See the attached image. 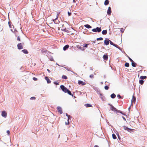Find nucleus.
Wrapping results in <instances>:
<instances>
[{
    "instance_id": "3c124183",
    "label": "nucleus",
    "mask_w": 147,
    "mask_h": 147,
    "mask_svg": "<svg viewBox=\"0 0 147 147\" xmlns=\"http://www.w3.org/2000/svg\"><path fill=\"white\" fill-rule=\"evenodd\" d=\"M118 112H120V113H121L123 115H125V114H123L121 112H119V111H118Z\"/></svg>"
},
{
    "instance_id": "0eeeda50",
    "label": "nucleus",
    "mask_w": 147,
    "mask_h": 147,
    "mask_svg": "<svg viewBox=\"0 0 147 147\" xmlns=\"http://www.w3.org/2000/svg\"><path fill=\"white\" fill-rule=\"evenodd\" d=\"M110 109H111L114 112L117 111V109L113 106L110 105Z\"/></svg>"
},
{
    "instance_id": "7c9ffc66",
    "label": "nucleus",
    "mask_w": 147,
    "mask_h": 147,
    "mask_svg": "<svg viewBox=\"0 0 147 147\" xmlns=\"http://www.w3.org/2000/svg\"><path fill=\"white\" fill-rule=\"evenodd\" d=\"M96 40H103V38L102 37H100L97 38Z\"/></svg>"
},
{
    "instance_id": "473e14b6",
    "label": "nucleus",
    "mask_w": 147,
    "mask_h": 147,
    "mask_svg": "<svg viewBox=\"0 0 147 147\" xmlns=\"http://www.w3.org/2000/svg\"><path fill=\"white\" fill-rule=\"evenodd\" d=\"M109 87L108 86H105V88L106 90H108L109 89Z\"/></svg>"
},
{
    "instance_id": "aec40b11",
    "label": "nucleus",
    "mask_w": 147,
    "mask_h": 147,
    "mask_svg": "<svg viewBox=\"0 0 147 147\" xmlns=\"http://www.w3.org/2000/svg\"><path fill=\"white\" fill-rule=\"evenodd\" d=\"M84 26L88 28H92V27L90 26V25H88V24H86V25H84Z\"/></svg>"
},
{
    "instance_id": "c85d7f7f",
    "label": "nucleus",
    "mask_w": 147,
    "mask_h": 147,
    "mask_svg": "<svg viewBox=\"0 0 147 147\" xmlns=\"http://www.w3.org/2000/svg\"><path fill=\"white\" fill-rule=\"evenodd\" d=\"M125 66L126 67H129V64L128 63H126L125 64Z\"/></svg>"
},
{
    "instance_id": "2eb2a0df",
    "label": "nucleus",
    "mask_w": 147,
    "mask_h": 147,
    "mask_svg": "<svg viewBox=\"0 0 147 147\" xmlns=\"http://www.w3.org/2000/svg\"><path fill=\"white\" fill-rule=\"evenodd\" d=\"M69 47V45H65L63 48V50L64 51L66 50Z\"/></svg>"
},
{
    "instance_id": "4be33fe9",
    "label": "nucleus",
    "mask_w": 147,
    "mask_h": 147,
    "mask_svg": "<svg viewBox=\"0 0 147 147\" xmlns=\"http://www.w3.org/2000/svg\"><path fill=\"white\" fill-rule=\"evenodd\" d=\"M109 1L108 0H106L104 2V4L105 5H107L109 4Z\"/></svg>"
},
{
    "instance_id": "e433bc0d",
    "label": "nucleus",
    "mask_w": 147,
    "mask_h": 147,
    "mask_svg": "<svg viewBox=\"0 0 147 147\" xmlns=\"http://www.w3.org/2000/svg\"><path fill=\"white\" fill-rule=\"evenodd\" d=\"M17 40L18 41H20V37L19 36H18L17 37Z\"/></svg>"
},
{
    "instance_id": "bb28decb",
    "label": "nucleus",
    "mask_w": 147,
    "mask_h": 147,
    "mask_svg": "<svg viewBox=\"0 0 147 147\" xmlns=\"http://www.w3.org/2000/svg\"><path fill=\"white\" fill-rule=\"evenodd\" d=\"M62 78L63 79H67V76L65 75H63L62 76Z\"/></svg>"
},
{
    "instance_id": "6e6d98bb",
    "label": "nucleus",
    "mask_w": 147,
    "mask_h": 147,
    "mask_svg": "<svg viewBox=\"0 0 147 147\" xmlns=\"http://www.w3.org/2000/svg\"><path fill=\"white\" fill-rule=\"evenodd\" d=\"M67 123L66 122H65V124L66 125H67Z\"/></svg>"
},
{
    "instance_id": "f257e3e1",
    "label": "nucleus",
    "mask_w": 147,
    "mask_h": 147,
    "mask_svg": "<svg viewBox=\"0 0 147 147\" xmlns=\"http://www.w3.org/2000/svg\"><path fill=\"white\" fill-rule=\"evenodd\" d=\"M92 31L93 32H100L101 31V27H97L95 28H94L92 29Z\"/></svg>"
},
{
    "instance_id": "9d476101",
    "label": "nucleus",
    "mask_w": 147,
    "mask_h": 147,
    "mask_svg": "<svg viewBox=\"0 0 147 147\" xmlns=\"http://www.w3.org/2000/svg\"><path fill=\"white\" fill-rule=\"evenodd\" d=\"M109 40V42H110V44L111 45H113V46L116 47L117 48H118V46L117 45H116V44H114L110 40Z\"/></svg>"
},
{
    "instance_id": "7ed1b4c3",
    "label": "nucleus",
    "mask_w": 147,
    "mask_h": 147,
    "mask_svg": "<svg viewBox=\"0 0 147 147\" xmlns=\"http://www.w3.org/2000/svg\"><path fill=\"white\" fill-rule=\"evenodd\" d=\"M24 43H20L18 44L17 47L19 49H21L23 48V45H24Z\"/></svg>"
},
{
    "instance_id": "09e8293b",
    "label": "nucleus",
    "mask_w": 147,
    "mask_h": 147,
    "mask_svg": "<svg viewBox=\"0 0 147 147\" xmlns=\"http://www.w3.org/2000/svg\"><path fill=\"white\" fill-rule=\"evenodd\" d=\"M47 71H48V72H49V73H50L51 71H50L49 69H47Z\"/></svg>"
},
{
    "instance_id": "de8ad7c7",
    "label": "nucleus",
    "mask_w": 147,
    "mask_h": 147,
    "mask_svg": "<svg viewBox=\"0 0 147 147\" xmlns=\"http://www.w3.org/2000/svg\"><path fill=\"white\" fill-rule=\"evenodd\" d=\"M70 117H70H69V116L68 117V120H69Z\"/></svg>"
},
{
    "instance_id": "c756f323",
    "label": "nucleus",
    "mask_w": 147,
    "mask_h": 147,
    "mask_svg": "<svg viewBox=\"0 0 147 147\" xmlns=\"http://www.w3.org/2000/svg\"><path fill=\"white\" fill-rule=\"evenodd\" d=\"M76 47L78 49H82V48L79 45H77L76 46Z\"/></svg>"
},
{
    "instance_id": "864d4df0",
    "label": "nucleus",
    "mask_w": 147,
    "mask_h": 147,
    "mask_svg": "<svg viewBox=\"0 0 147 147\" xmlns=\"http://www.w3.org/2000/svg\"><path fill=\"white\" fill-rule=\"evenodd\" d=\"M94 147H99L98 146L96 145L94 146Z\"/></svg>"
},
{
    "instance_id": "423d86ee",
    "label": "nucleus",
    "mask_w": 147,
    "mask_h": 147,
    "mask_svg": "<svg viewBox=\"0 0 147 147\" xmlns=\"http://www.w3.org/2000/svg\"><path fill=\"white\" fill-rule=\"evenodd\" d=\"M1 115L4 117H7V113L5 111H2Z\"/></svg>"
},
{
    "instance_id": "20e7f679",
    "label": "nucleus",
    "mask_w": 147,
    "mask_h": 147,
    "mask_svg": "<svg viewBox=\"0 0 147 147\" xmlns=\"http://www.w3.org/2000/svg\"><path fill=\"white\" fill-rule=\"evenodd\" d=\"M57 109L58 112L60 114H61L63 113L62 108L60 107H57Z\"/></svg>"
},
{
    "instance_id": "4468645a",
    "label": "nucleus",
    "mask_w": 147,
    "mask_h": 147,
    "mask_svg": "<svg viewBox=\"0 0 147 147\" xmlns=\"http://www.w3.org/2000/svg\"><path fill=\"white\" fill-rule=\"evenodd\" d=\"M103 58L104 59L107 60L108 58V56L107 55H104L103 56Z\"/></svg>"
},
{
    "instance_id": "cd10ccee",
    "label": "nucleus",
    "mask_w": 147,
    "mask_h": 147,
    "mask_svg": "<svg viewBox=\"0 0 147 147\" xmlns=\"http://www.w3.org/2000/svg\"><path fill=\"white\" fill-rule=\"evenodd\" d=\"M144 82L143 80H139V83L141 85L143 84Z\"/></svg>"
},
{
    "instance_id": "39448f33",
    "label": "nucleus",
    "mask_w": 147,
    "mask_h": 147,
    "mask_svg": "<svg viewBox=\"0 0 147 147\" xmlns=\"http://www.w3.org/2000/svg\"><path fill=\"white\" fill-rule=\"evenodd\" d=\"M59 26L60 27V28H62L61 29V30L63 31H65L66 30V28L65 27L64 24H62L60 25Z\"/></svg>"
},
{
    "instance_id": "ddd939ff",
    "label": "nucleus",
    "mask_w": 147,
    "mask_h": 147,
    "mask_svg": "<svg viewBox=\"0 0 147 147\" xmlns=\"http://www.w3.org/2000/svg\"><path fill=\"white\" fill-rule=\"evenodd\" d=\"M45 79L47 80L48 83H50L51 82V81L47 77H45Z\"/></svg>"
},
{
    "instance_id": "a18cd8bd",
    "label": "nucleus",
    "mask_w": 147,
    "mask_h": 147,
    "mask_svg": "<svg viewBox=\"0 0 147 147\" xmlns=\"http://www.w3.org/2000/svg\"><path fill=\"white\" fill-rule=\"evenodd\" d=\"M7 132L8 135H9L10 131L9 130H7Z\"/></svg>"
},
{
    "instance_id": "b1692460",
    "label": "nucleus",
    "mask_w": 147,
    "mask_h": 147,
    "mask_svg": "<svg viewBox=\"0 0 147 147\" xmlns=\"http://www.w3.org/2000/svg\"><path fill=\"white\" fill-rule=\"evenodd\" d=\"M111 96L112 98H114L116 97V95L115 94L113 93L111 94Z\"/></svg>"
},
{
    "instance_id": "a878e982",
    "label": "nucleus",
    "mask_w": 147,
    "mask_h": 147,
    "mask_svg": "<svg viewBox=\"0 0 147 147\" xmlns=\"http://www.w3.org/2000/svg\"><path fill=\"white\" fill-rule=\"evenodd\" d=\"M113 138L114 139H115L117 138V137L115 134H113L112 135Z\"/></svg>"
},
{
    "instance_id": "2f4dec72",
    "label": "nucleus",
    "mask_w": 147,
    "mask_h": 147,
    "mask_svg": "<svg viewBox=\"0 0 147 147\" xmlns=\"http://www.w3.org/2000/svg\"><path fill=\"white\" fill-rule=\"evenodd\" d=\"M8 24L10 28H12L11 26V22L9 21L8 22Z\"/></svg>"
},
{
    "instance_id": "a211bd4d",
    "label": "nucleus",
    "mask_w": 147,
    "mask_h": 147,
    "mask_svg": "<svg viewBox=\"0 0 147 147\" xmlns=\"http://www.w3.org/2000/svg\"><path fill=\"white\" fill-rule=\"evenodd\" d=\"M22 51L25 54H28V51L26 49H24L22 50Z\"/></svg>"
},
{
    "instance_id": "5701e85b",
    "label": "nucleus",
    "mask_w": 147,
    "mask_h": 147,
    "mask_svg": "<svg viewBox=\"0 0 147 147\" xmlns=\"http://www.w3.org/2000/svg\"><path fill=\"white\" fill-rule=\"evenodd\" d=\"M146 78V76H141L140 77V78L141 80H144Z\"/></svg>"
},
{
    "instance_id": "f8f14e48",
    "label": "nucleus",
    "mask_w": 147,
    "mask_h": 147,
    "mask_svg": "<svg viewBox=\"0 0 147 147\" xmlns=\"http://www.w3.org/2000/svg\"><path fill=\"white\" fill-rule=\"evenodd\" d=\"M124 128L125 130H127L128 131H129V130L132 131V130H133V129H132L129 128L128 127L125 126H124Z\"/></svg>"
},
{
    "instance_id": "9b49d317",
    "label": "nucleus",
    "mask_w": 147,
    "mask_h": 147,
    "mask_svg": "<svg viewBox=\"0 0 147 147\" xmlns=\"http://www.w3.org/2000/svg\"><path fill=\"white\" fill-rule=\"evenodd\" d=\"M109 40H105L104 41V43L106 45H108L109 44Z\"/></svg>"
},
{
    "instance_id": "58836bf2",
    "label": "nucleus",
    "mask_w": 147,
    "mask_h": 147,
    "mask_svg": "<svg viewBox=\"0 0 147 147\" xmlns=\"http://www.w3.org/2000/svg\"><path fill=\"white\" fill-rule=\"evenodd\" d=\"M54 84H55L56 85H58L59 84L58 82H54Z\"/></svg>"
},
{
    "instance_id": "412c9836",
    "label": "nucleus",
    "mask_w": 147,
    "mask_h": 147,
    "mask_svg": "<svg viewBox=\"0 0 147 147\" xmlns=\"http://www.w3.org/2000/svg\"><path fill=\"white\" fill-rule=\"evenodd\" d=\"M107 30H103L102 32V34L103 35L106 34H107Z\"/></svg>"
},
{
    "instance_id": "a19ab883",
    "label": "nucleus",
    "mask_w": 147,
    "mask_h": 147,
    "mask_svg": "<svg viewBox=\"0 0 147 147\" xmlns=\"http://www.w3.org/2000/svg\"><path fill=\"white\" fill-rule=\"evenodd\" d=\"M117 96L118 98H121V96H120V94H118L117 95Z\"/></svg>"
},
{
    "instance_id": "72a5a7b5",
    "label": "nucleus",
    "mask_w": 147,
    "mask_h": 147,
    "mask_svg": "<svg viewBox=\"0 0 147 147\" xmlns=\"http://www.w3.org/2000/svg\"><path fill=\"white\" fill-rule=\"evenodd\" d=\"M60 13V12H57V18H58Z\"/></svg>"
},
{
    "instance_id": "6ab92c4d",
    "label": "nucleus",
    "mask_w": 147,
    "mask_h": 147,
    "mask_svg": "<svg viewBox=\"0 0 147 147\" xmlns=\"http://www.w3.org/2000/svg\"><path fill=\"white\" fill-rule=\"evenodd\" d=\"M136 100V98L134 96H133L132 99L131 100L132 102H135Z\"/></svg>"
},
{
    "instance_id": "5fc2aeb1",
    "label": "nucleus",
    "mask_w": 147,
    "mask_h": 147,
    "mask_svg": "<svg viewBox=\"0 0 147 147\" xmlns=\"http://www.w3.org/2000/svg\"><path fill=\"white\" fill-rule=\"evenodd\" d=\"M73 2L75 3V0H73Z\"/></svg>"
},
{
    "instance_id": "ea45409f",
    "label": "nucleus",
    "mask_w": 147,
    "mask_h": 147,
    "mask_svg": "<svg viewBox=\"0 0 147 147\" xmlns=\"http://www.w3.org/2000/svg\"><path fill=\"white\" fill-rule=\"evenodd\" d=\"M120 31L122 32L123 33L124 32V29L123 28H121L120 29Z\"/></svg>"
},
{
    "instance_id": "f03ea898",
    "label": "nucleus",
    "mask_w": 147,
    "mask_h": 147,
    "mask_svg": "<svg viewBox=\"0 0 147 147\" xmlns=\"http://www.w3.org/2000/svg\"><path fill=\"white\" fill-rule=\"evenodd\" d=\"M60 88L62 91L64 92L65 93H67V91L68 90L66 87H65L63 85H61L60 86Z\"/></svg>"
},
{
    "instance_id": "393cba45",
    "label": "nucleus",
    "mask_w": 147,
    "mask_h": 147,
    "mask_svg": "<svg viewBox=\"0 0 147 147\" xmlns=\"http://www.w3.org/2000/svg\"><path fill=\"white\" fill-rule=\"evenodd\" d=\"M67 93L69 95H71L72 96H73V95L72 94L70 90H68V91H67Z\"/></svg>"
},
{
    "instance_id": "c9c22d12",
    "label": "nucleus",
    "mask_w": 147,
    "mask_h": 147,
    "mask_svg": "<svg viewBox=\"0 0 147 147\" xmlns=\"http://www.w3.org/2000/svg\"><path fill=\"white\" fill-rule=\"evenodd\" d=\"M33 79L35 81H37V79L36 78L34 77L33 78Z\"/></svg>"
},
{
    "instance_id": "c03bdc74",
    "label": "nucleus",
    "mask_w": 147,
    "mask_h": 147,
    "mask_svg": "<svg viewBox=\"0 0 147 147\" xmlns=\"http://www.w3.org/2000/svg\"><path fill=\"white\" fill-rule=\"evenodd\" d=\"M68 15L69 16H70L71 15V13H70L69 12H68Z\"/></svg>"
},
{
    "instance_id": "49530a36",
    "label": "nucleus",
    "mask_w": 147,
    "mask_h": 147,
    "mask_svg": "<svg viewBox=\"0 0 147 147\" xmlns=\"http://www.w3.org/2000/svg\"><path fill=\"white\" fill-rule=\"evenodd\" d=\"M66 115L68 117V116L70 117V115H68L66 113Z\"/></svg>"
},
{
    "instance_id": "13d9d810",
    "label": "nucleus",
    "mask_w": 147,
    "mask_h": 147,
    "mask_svg": "<svg viewBox=\"0 0 147 147\" xmlns=\"http://www.w3.org/2000/svg\"><path fill=\"white\" fill-rule=\"evenodd\" d=\"M16 36H17V35H16Z\"/></svg>"
},
{
    "instance_id": "dca6fc26",
    "label": "nucleus",
    "mask_w": 147,
    "mask_h": 147,
    "mask_svg": "<svg viewBox=\"0 0 147 147\" xmlns=\"http://www.w3.org/2000/svg\"><path fill=\"white\" fill-rule=\"evenodd\" d=\"M85 106L86 107H92V106L91 105L89 104H85Z\"/></svg>"
},
{
    "instance_id": "79ce46f5",
    "label": "nucleus",
    "mask_w": 147,
    "mask_h": 147,
    "mask_svg": "<svg viewBox=\"0 0 147 147\" xmlns=\"http://www.w3.org/2000/svg\"><path fill=\"white\" fill-rule=\"evenodd\" d=\"M128 57V58L129 59V60L131 61V62L133 61V60L131 58H130L129 57Z\"/></svg>"
},
{
    "instance_id": "4c0bfd02",
    "label": "nucleus",
    "mask_w": 147,
    "mask_h": 147,
    "mask_svg": "<svg viewBox=\"0 0 147 147\" xmlns=\"http://www.w3.org/2000/svg\"><path fill=\"white\" fill-rule=\"evenodd\" d=\"M90 77L91 78H94V75L91 74L90 76Z\"/></svg>"
},
{
    "instance_id": "6e6552de",
    "label": "nucleus",
    "mask_w": 147,
    "mask_h": 147,
    "mask_svg": "<svg viewBox=\"0 0 147 147\" xmlns=\"http://www.w3.org/2000/svg\"><path fill=\"white\" fill-rule=\"evenodd\" d=\"M111 7H109L108 9L107 10V14L108 15H111Z\"/></svg>"
},
{
    "instance_id": "1a4fd4ad",
    "label": "nucleus",
    "mask_w": 147,
    "mask_h": 147,
    "mask_svg": "<svg viewBox=\"0 0 147 147\" xmlns=\"http://www.w3.org/2000/svg\"><path fill=\"white\" fill-rule=\"evenodd\" d=\"M78 84L79 85H82V86L86 84V83L85 82H83L81 80H79L78 81Z\"/></svg>"
},
{
    "instance_id": "4d7b16f0",
    "label": "nucleus",
    "mask_w": 147,
    "mask_h": 147,
    "mask_svg": "<svg viewBox=\"0 0 147 147\" xmlns=\"http://www.w3.org/2000/svg\"><path fill=\"white\" fill-rule=\"evenodd\" d=\"M47 51V50H45V52H46Z\"/></svg>"
},
{
    "instance_id": "8fccbe9b",
    "label": "nucleus",
    "mask_w": 147,
    "mask_h": 147,
    "mask_svg": "<svg viewBox=\"0 0 147 147\" xmlns=\"http://www.w3.org/2000/svg\"><path fill=\"white\" fill-rule=\"evenodd\" d=\"M69 120H68L67 121V125H69Z\"/></svg>"
},
{
    "instance_id": "f704fd0d",
    "label": "nucleus",
    "mask_w": 147,
    "mask_h": 147,
    "mask_svg": "<svg viewBox=\"0 0 147 147\" xmlns=\"http://www.w3.org/2000/svg\"><path fill=\"white\" fill-rule=\"evenodd\" d=\"M89 45V44H85V45L84 46V47L86 48L87 47L88 45Z\"/></svg>"
},
{
    "instance_id": "f3484780",
    "label": "nucleus",
    "mask_w": 147,
    "mask_h": 147,
    "mask_svg": "<svg viewBox=\"0 0 147 147\" xmlns=\"http://www.w3.org/2000/svg\"><path fill=\"white\" fill-rule=\"evenodd\" d=\"M137 65V64L134 62V61H133L131 62V65L132 66L134 67H136V65Z\"/></svg>"
},
{
    "instance_id": "37998d69",
    "label": "nucleus",
    "mask_w": 147,
    "mask_h": 147,
    "mask_svg": "<svg viewBox=\"0 0 147 147\" xmlns=\"http://www.w3.org/2000/svg\"><path fill=\"white\" fill-rule=\"evenodd\" d=\"M30 99H32V100H33V99H35V97H31V98H30Z\"/></svg>"
},
{
    "instance_id": "603ef678",
    "label": "nucleus",
    "mask_w": 147,
    "mask_h": 147,
    "mask_svg": "<svg viewBox=\"0 0 147 147\" xmlns=\"http://www.w3.org/2000/svg\"><path fill=\"white\" fill-rule=\"evenodd\" d=\"M123 117V119L124 120H126L125 119V118L124 117Z\"/></svg>"
}]
</instances>
